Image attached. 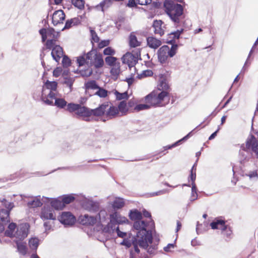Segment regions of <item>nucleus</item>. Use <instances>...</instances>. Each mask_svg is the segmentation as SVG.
I'll use <instances>...</instances> for the list:
<instances>
[{
    "label": "nucleus",
    "mask_w": 258,
    "mask_h": 258,
    "mask_svg": "<svg viewBox=\"0 0 258 258\" xmlns=\"http://www.w3.org/2000/svg\"><path fill=\"white\" fill-rule=\"evenodd\" d=\"M146 223L143 220L136 221L134 227L137 231V235L133 238V245L135 250L139 251L138 246L147 249L150 254H154L157 248V244L153 243L152 234L146 229Z\"/></svg>",
    "instance_id": "obj_1"
},
{
    "label": "nucleus",
    "mask_w": 258,
    "mask_h": 258,
    "mask_svg": "<svg viewBox=\"0 0 258 258\" xmlns=\"http://www.w3.org/2000/svg\"><path fill=\"white\" fill-rule=\"evenodd\" d=\"M77 63L79 67L85 66L88 68L85 70H80V74L83 77H89L92 73L90 67L94 66L96 68L102 67L104 61L102 55L95 50H92L86 54L77 57Z\"/></svg>",
    "instance_id": "obj_2"
},
{
    "label": "nucleus",
    "mask_w": 258,
    "mask_h": 258,
    "mask_svg": "<svg viewBox=\"0 0 258 258\" xmlns=\"http://www.w3.org/2000/svg\"><path fill=\"white\" fill-rule=\"evenodd\" d=\"M164 6L166 14L174 25L181 26L184 22L183 7L180 4H175L171 0H165Z\"/></svg>",
    "instance_id": "obj_3"
},
{
    "label": "nucleus",
    "mask_w": 258,
    "mask_h": 258,
    "mask_svg": "<svg viewBox=\"0 0 258 258\" xmlns=\"http://www.w3.org/2000/svg\"><path fill=\"white\" fill-rule=\"evenodd\" d=\"M30 225L22 223L18 225L15 223L9 224L5 231V235L11 238H15L16 241H21L26 238L29 232Z\"/></svg>",
    "instance_id": "obj_4"
},
{
    "label": "nucleus",
    "mask_w": 258,
    "mask_h": 258,
    "mask_svg": "<svg viewBox=\"0 0 258 258\" xmlns=\"http://www.w3.org/2000/svg\"><path fill=\"white\" fill-rule=\"evenodd\" d=\"M57 83L47 80L44 84L41 92V100L47 105L53 104L54 98L58 95Z\"/></svg>",
    "instance_id": "obj_5"
},
{
    "label": "nucleus",
    "mask_w": 258,
    "mask_h": 258,
    "mask_svg": "<svg viewBox=\"0 0 258 258\" xmlns=\"http://www.w3.org/2000/svg\"><path fill=\"white\" fill-rule=\"evenodd\" d=\"M167 91H154L145 97V101L151 106H161L162 101L167 97Z\"/></svg>",
    "instance_id": "obj_6"
},
{
    "label": "nucleus",
    "mask_w": 258,
    "mask_h": 258,
    "mask_svg": "<svg viewBox=\"0 0 258 258\" xmlns=\"http://www.w3.org/2000/svg\"><path fill=\"white\" fill-rule=\"evenodd\" d=\"M178 46L176 44L173 45L171 47L167 45H163L158 51V58L159 61L162 63H165L169 57H173L176 53Z\"/></svg>",
    "instance_id": "obj_7"
},
{
    "label": "nucleus",
    "mask_w": 258,
    "mask_h": 258,
    "mask_svg": "<svg viewBox=\"0 0 258 258\" xmlns=\"http://www.w3.org/2000/svg\"><path fill=\"white\" fill-rule=\"evenodd\" d=\"M128 220L124 216H121L118 212H114L109 215V222L103 228V230L115 229L117 225L125 223Z\"/></svg>",
    "instance_id": "obj_8"
},
{
    "label": "nucleus",
    "mask_w": 258,
    "mask_h": 258,
    "mask_svg": "<svg viewBox=\"0 0 258 258\" xmlns=\"http://www.w3.org/2000/svg\"><path fill=\"white\" fill-rule=\"evenodd\" d=\"M253 137H248L246 140L245 144H242L239 150V159L240 162L244 163L248 160L250 155L249 151L250 149V144L252 142Z\"/></svg>",
    "instance_id": "obj_9"
},
{
    "label": "nucleus",
    "mask_w": 258,
    "mask_h": 258,
    "mask_svg": "<svg viewBox=\"0 0 258 258\" xmlns=\"http://www.w3.org/2000/svg\"><path fill=\"white\" fill-rule=\"evenodd\" d=\"M1 201L7 209H0V220L3 222L8 223L10 221V211L14 207V203L8 202L5 199H3Z\"/></svg>",
    "instance_id": "obj_10"
},
{
    "label": "nucleus",
    "mask_w": 258,
    "mask_h": 258,
    "mask_svg": "<svg viewBox=\"0 0 258 258\" xmlns=\"http://www.w3.org/2000/svg\"><path fill=\"white\" fill-rule=\"evenodd\" d=\"M210 226L213 229L220 230L222 233L227 236L230 235L231 231L230 228L225 225V222L222 219H215L210 224Z\"/></svg>",
    "instance_id": "obj_11"
},
{
    "label": "nucleus",
    "mask_w": 258,
    "mask_h": 258,
    "mask_svg": "<svg viewBox=\"0 0 258 258\" xmlns=\"http://www.w3.org/2000/svg\"><path fill=\"white\" fill-rule=\"evenodd\" d=\"M40 217L43 220H55L56 214L52 208L49 206H44L41 210Z\"/></svg>",
    "instance_id": "obj_12"
},
{
    "label": "nucleus",
    "mask_w": 258,
    "mask_h": 258,
    "mask_svg": "<svg viewBox=\"0 0 258 258\" xmlns=\"http://www.w3.org/2000/svg\"><path fill=\"white\" fill-rule=\"evenodd\" d=\"M60 223L64 225L71 226L76 222L75 217L70 212H63L58 217Z\"/></svg>",
    "instance_id": "obj_13"
},
{
    "label": "nucleus",
    "mask_w": 258,
    "mask_h": 258,
    "mask_svg": "<svg viewBox=\"0 0 258 258\" xmlns=\"http://www.w3.org/2000/svg\"><path fill=\"white\" fill-rule=\"evenodd\" d=\"M122 63H126L131 68L134 67L138 60V54L134 55L130 52H127L121 57Z\"/></svg>",
    "instance_id": "obj_14"
},
{
    "label": "nucleus",
    "mask_w": 258,
    "mask_h": 258,
    "mask_svg": "<svg viewBox=\"0 0 258 258\" xmlns=\"http://www.w3.org/2000/svg\"><path fill=\"white\" fill-rule=\"evenodd\" d=\"M41 35L42 40L44 42L47 39L56 38L58 33L53 28L41 29L39 30Z\"/></svg>",
    "instance_id": "obj_15"
},
{
    "label": "nucleus",
    "mask_w": 258,
    "mask_h": 258,
    "mask_svg": "<svg viewBox=\"0 0 258 258\" xmlns=\"http://www.w3.org/2000/svg\"><path fill=\"white\" fill-rule=\"evenodd\" d=\"M65 19V14L61 10L55 11L52 15V23L54 26L63 23Z\"/></svg>",
    "instance_id": "obj_16"
},
{
    "label": "nucleus",
    "mask_w": 258,
    "mask_h": 258,
    "mask_svg": "<svg viewBox=\"0 0 258 258\" xmlns=\"http://www.w3.org/2000/svg\"><path fill=\"white\" fill-rule=\"evenodd\" d=\"M83 208L89 211H95L99 209L98 204L92 200L85 199L82 202Z\"/></svg>",
    "instance_id": "obj_17"
},
{
    "label": "nucleus",
    "mask_w": 258,
    "mask_h": 258,
    "mask_svg": "<svg viewBox=\"0 0 258 258\" xmlns=\"http://www.w3.org/2000/svg\"><path fill=\"white\" fill-rule=\"evenodd\" d=\"M76 114L83 118L85 121H90L91 118V109L84 106H80L78 111Z\"/></svg>",
    "instance_id": "obj_18"
},
{
    "label": "nucleus",
    "mask_w": 258,
    "mask_h": 258,
    "mask_svg": "<svg viewBox=\"0 0 258 258\" xmlns=\"http://www.w3.org/2000/svg\"><path fill=\"white\" fill-rule=\"evenodd\" d=\"M79 220L81 224L86 225H93L97 221L96 218L87 214L80 216Z\"/></svg>",
    "instance_id": "obj_19"
},
{
    "label": "nucleus",
    "mask_w": 258,
    "mask_h": 258,
    "mask_svg": "<svg viewBox=\"0 0 258 258\" xmlns=\"http://www.w3.org/2000/svg\"><path fill=\"white\" fill-rule=\"evenodd\" d=\"M153 27L155 34H159L161 36L164 34L166 29L165 25L161 20H155L153 22Z\"/></svg>",
    "instance_id": "obj_20"
},
{
    "label": "nucleus",
    "mask_w": 258,
    "mask_h": 258,
    "mask_svg": "<svg viewBox=\"0 0 258 258\" xmlns=\"http://www.w3.org/2000/svg\"><path fill=\"white\" fill-rule=\"evenodd\" d=\"M51 54L53 59L56 62H58L64 56L62 48L59 45H55L52 48Z\"/></svg>",
    "instance_id": "obj_21"
},
{
    "label": "nucleus",
    "mask_w": 258,
    "mask_h": 258,
    "mask_svg": "<svg viewBox=\"0 0 258 258\" xmlns=\"http://www.w3.org/2000/svg\"><path fill=\"white\" fill-rule=\"evenodd\" d=\"M43 199H46V198L43 197L42 199H41V197L40 196L35 197L33 198L32 200L28 202L27 205L30 208L40 207L42 205V201L44 202V201H43Z\"/></svg>",
    "instance_id": "obj_22"
},
{
    "label": "nucleus",
    "mask_w": 258,
    "mask_h": 258,
    "mask_svg": "<svg viewBox=\"0 0 258 258\" xmlns=\"http://www.w3.org/2000/svg\"><path fill=\"white\" fill-rule=\"evenodd\" d=\"M108 107V105L106 104H103L100 105L98 107L94 109H91V116H99L103 115L104 112L107 111V108ZM92 117H91V118Z\"/></svg>",
    "instance_id": "obj_23"
},
{
    "label": "nucleus",
    "mask_w": 258,
    "mask_h": 258,
    "mask_svg": "<svg viewBox=\"0 0 258 258\" xmlns=\"http://www.w3.org/2000/svg\"><path fill=\"white\" fill-rule=\"evenodd\" d=\"M147 45L151 48L156 49L161 45L160 40L151 36L147 38Z\"/></svg>",
    "instance_id": "obj_24"
},
{
    "label": "nucleus",
    "mask_w": 258,
    "mask_h": 258,
    "mask_svg": "<svg viewBox=\"0 0 258 258\" xmlns=\"http://www.w3.org/2000/svg\"><path fill=\"white\" fill-rule=\"evenodd\" d=\"M115 229H109L103 230L104 232L109 233H116L117 236L120 238H125L127 236V233L121 231L118 226L115 227Z\"/></svg>",
    "instance_id": "obj_25"
},
{
    "label": "nucleus",
    "mask_w": 258,
    "mask_h": 258,
    "mask_svg": "<svg viewBox=\"0 0 258 258\" xmlns=\"http://www.w3.org/2000/svg\"><path fill=\"white\" fill-rule=\"evenodd\" d=\"M106 115L108 119L112 118L119 114L117 107L115 106H110L108 109L107 108Z\"/></svg>",
    "instance_id": "obj_26"
},
{
    "label": "nucleus",
    "mask_w": 258,
    "mask_h": 258,
    "mask_svg": "<svg viewBox=\"0 0 258 258\" xmlns=\"http://www.w3.org/2000/svg\"><path fill=\"white\" fill-rule=\"evenodd\" d=\"M157 88L158 90L157 91L160 92L164 91H167V90L169 88V86L164 78H160Z\"/></svg>",
    "instance_id": "obj_27"
},
{
    "label": "nucleus",
    "mask_w": 258,
    "mask_h": 258,
    "mask_svg": "<svg viewBox=\"0 0 258 258\" xmlns=\"http://www.w3.org/2000/svg\"><path fill=\"white\" fill-rule=\"evenodd\" d=\"M111 205L113 209H118L123 207L124 202L123 199L115 198Z\"/></svg>",
    "instance_id": "obj_28"
},
{
    "label": "nucleus",
    "mask_w": 258,
    "mask_h": 258,
    "mask_svg": "<svg viewBox=\"0 0 258 258\" xmlns=\"http://www.w3.org/2000/svg\"><path fill=\"white\" fill-rule=\"evenodd\" d=\"M51 208L56 210H61L64 207V204L62 200L54 199L51 202Z\"/></svg>",
    "instance_id": "obj_29"
},
{
    "label": "nucleus",
    "mask_w": 258,
    "mask_h": 258,
    "mask_svg": "<svg viewBox=\"0 0 258 258\" xmlns=\"http://www.w3.org/2000/svg\"><path fill=\"white\" fill-rule=\"evenodd\" d=\"M112 4V0H104L96 6V8L98 10H101L102 11H103L105 9L110 7Z\"/></svg>",
    "instance_id": "obj_30"
},
{
    "label": "nucleus",
    "mask_w": 258,
    "mask_h": 258,
    "mask_svg": "<svg viewBox=\"0 0 258 258\" xmlns=\"http://www.w3.org/2000/svg\"><path fill=\"white\" fill-rule=\"evenodd\" d=\"M129 217L132 220H139L142 218V213L137 210H131L129 213Z\"/></svg>",
    "instance_id": "obj_31"
},
{
    "label": "nucleus",
    "mask_w": 258,
    "mask_h": 258,
    "mask_svg": "<svg viewBox=\"0 0 258 258\" xmlns=\"http://www.w3.org/2000/svg\"><path fill=\"white\" fill-rule=\"evenodd\" d=\"M54 102H53V104L51 105H55L60 108H63L67 105V101L63 98H58V96L54 98Z\"/></svg>",
    "instance_id": "obj_32"
},
{
    "label": "nucleus",
    "mask_w": 258,
    "mask_h": 258,
    "mask_svg": "<svg viewBox=\"0 0 258 258\" xmlns=\"http://www.w3.org/2000/svg\"><path fill=\"white\" fill-rule=\"evenodd\" d=\"M195 164L194 165L191 169V173L190 175V179L192 181L191 183V192H197V188L196 184L195 183V180L196 178V169H195Z\"/></svg>",
    "instance_id": "obj_33"
},
{
    "label": "nucleus",
    "mask_w": 258,
    "mask_h": 258,
    "mask_svg": "<svg viewBox=\"0 0 258 258\" xmlns=\"http://www.w3.org/2000/svg\"><path fill=\"white\" fill-rule=\"evenodd\" d=\"M86 91L89 90H97L98 89L99 86L97 84L95 81L91 80L89 81L85 84Z\"/></svg>",
    "instance_id": "obj_34"
},
{
    "label": "nucleus",
    "mask_w": 258,
    "mask_h": 258,
    "mask_svg": "<svg viewBox=\"0 0 258 258\" xmlns=\"http://www.w3.org/2000/svg\"><path fill=\"white\" fill-rule=\"evenodd\" d=\"M129 43L132 47H136L141 45V42L137 40V37L133 33H131L130 36Z\"/></svg>",
    "instance_id": "obj_35"
},
{
    "label": "nucleus",
    "mask_w": 258,
    "mask_h": 258,
    "mask_svg": "<svg viewBox=\"0 0 258 258\" xmlns=\"http://www.w3.org/2000/svg\"><path fill=\"white\" fill-rule=\"evenodd\" d=\"M79 23V20L77 18H74L66 21V24L62 30L67 29L71 28L73 26L78 25Z\"/></svg>",
    "instance_id": "obj_36"
},
{
    "label": "nucleus",
    "mask_w": 258,
    "mask_h": 258,
    "mask_svg": "<svg viewBox=\"0 0 258 258\" xmlns=\"http://www.w3.org/2000/svg\"><path fill=\"white\" fill-rule=\"evenodd\" d=\"M118 111L121 113V115L125 114L128 111V107L125 101H121L118 106Z\"/></svg>",
    "instance_id": "obj_37"
},
{
    "label": "nucleus",
    "mask_w": 258,
    "mask_h": 258,
    "mask_svg": "<svg viewBox=\"0 0 258 258\" xmlns=\"http://www.w3.org/2000/svg\"><path fill=\"white\" fill-rule=\"evenodd\" d=\"M39 245V239L36 237H32L29 240V246L31 249L36 250Z\"/></svg>",
    "instance_id": "obj_38"
},
{
    "label": "nucleus",
    "mask_w": 258,
    "mask_h": 258,
    "mask_svg": "<svg viewBox=\"0 0 258 258\" xmlns=\"http://www.w3.org/2000/svg\"><path fill=\"white\" fill-rule=\"evenodd\" d=\"M120 62H118L116 64L111 66V69L110 70V73L112 76H114L115 77H117L120 73Z\"/></svg>",
    "instance_id": "obj_39"
},
{
    "label": "nucleus",
    "mask_w": 258,
    "mask_h": 258,
    "mask_svg": "<svg viewBox=\"0 0 258 258\" xmlns=\"http://www.w3.org/2000/svg\"><path fill=\"white\" fill-rule=\"evenodd\" d=\"M16 241L17 242L18 251L22 255H25L27 252V248L26 245L23 243L18 242V241Z\"/></svg>",
    "instance_id": "obj_40"
},
{
    "label": "nucleus",
    "mask_w": 258,
    "mask_h": 258,
    "mask_svg": "<svg viewBox=\"0 0 258 258\" xmlns=\"http://www.w3.org/2000/svg\"><path fill=\"white\" fill-rule=\"evenodd\" d=\"M117 60V58L112 56H108L105 58L106 63L110 67L114 66L119 62Z\"/></svg>",
    "instance_id": "obj_41"
},
{
    "label": "nucleus",
    "mask_w": 258,
    "mask_h": 258,
    "mask_svg": "<svg viewBox=\"0 0 258 258\" xmlns=\"http://www.w3.org/2000/svg\"><path fill=\"white\" fill-rule=\"evenodd\" d=\"M249 137H253L252 142L250 144V149L258 156V143L253 136L251 135Z\"/></svg>",
    "instance_id": "obj_42"
},
{
    "label": "nucleus",
    "mask_w": 258,
    "mask_h": 258,
    "mask_svg": "<svg viewBox=\"0 0 258 258\" xmlns=\"http://www.w3.org/2000/svg\"><path fill=\"white\" fill-rule=\"evenodd\" d=\"M80 106V105L78 104L69 103L67 105V110L70 112H76V113L78 111Z\"/></svg>",
    "instance_id": "obj_43"
},
{
    "label": "nucleus",
    "mask_w": 258,
    "mask_h": 258,
    "mask_svg": "<svg viewBox=\"0 0 258 258\" xmlns=\"http://www.w3.org/2000/svg\"><path fill=\"white\" fill-rule=\"evenodd\" d=\"M107 217V213L104 210H101L98 213V219L99 222L102 224L103 222H105Z\"/></svg>",
    "instance_id": "obj_44"
},
{
    "label": "nucleus",
    "mask_w": 258,
    "mask_h": 258,
    "mask_svg": "<svg viewBox=\"0 0 258 258\" xmlns=\"http://www.w3.org/2000/svg\"><path fill=\"white\" fill-rule=\"evenodd\" d=\"M94 95H97L100 97H105L107 95V91L105 89L98 87V89L94 92Z\"/></svg>",
    "instance_id": "obj_45"
},
{
    "label": "nucleus",
    "mask_w": 258,
    "mask_h": 258,
    "mask_svg": "<svg viewBox=\"0 0 258 258\" xmlns=\"http://www.w3.org/2000/svg\"><path fill=\"white\" fill-rule=\"evenodd\" d=\"M75 79L73 77H67L64 78L63 84L69 87L70 90H72V87Z\"/></svg>",
    "instance_id": "obj_46"
},
{
    "label": "nucleus",
    "mask_w": 258,
    "mask_h": 258,
    "mask_svg": "<svg viewBox=\"0 0 258 258\" xmlns=\"http://www.w3.org/2000/svg\"><path fill=\"white\" fill-rule=\"evenodd\" d=\"M62 202L64 204V206L66 204H69L74 201L75 198L73 195H65L62 198Z\"/></svg>",
    "instance_id": "obj_47"
},
{
    "label": "nucleus",
    "mask_w": 258,
    "mask_h": 258,
    "mask_svg": "<svg viewBox=\"0 0 258 258\" xmlns=\"http://www.w3.org/2000/svg\"><path fill=\"white\" fill-rule=\"evenodd\" d=\"M191 133H189L188 134H187L186 136H185L184 138H183L182 139L179 140L178 141L175 142V143H174L173 144L171 145H168V146H164L163 147V149H164V150H167L168 149H171L173 147H174L175 146H176L177 145H178V143L179 142H180L181 141H183V140H184L185 139H186L188 138V137L191 134Z\"/></svg>",
    "instance_id": "obj_48"
},
{
    "label": "nucleus",
    "mask_w": 258,
    "mask_h": 258,
    "mask_svg": "<svg viewBox=\"0 0 258 258\" xmlns=\"http://www.w3.org/2000/svg\"><path fill=\"white\" fill-rule=\"evenodd\" d=\"M72 4L76 8L82 9L84 6V1L83 0H71Z\"/></svg>",
    "instance_id": "obj_49"
},
{
    "label": "nucleus",
    "mask_w": 258,
    "mask_h": 258,
    "mask_svg": "<svg viewBox=\"0 0 258 258\" xmlns=\"http://www.w3.org/2000/svg\"><path fill=\"white\" fill-rule=\"evenodd\" d=\"M56 38H53V39H48L46 43V47L48 49H52L55 46L57 45L56 44Z\"/></svg>",
    "instance_id": "obj_50"
},
{
    "label": "nucleus",
    "mask_w": 258,
    "mask_h": 258,
    "mask_svg": "<svg viewBox=\"0 0 258 258\" xmlns=\"http://www.w3.org/2000/svg\"><path fill=\"white\" fill-rule=\"evenodd\" d=\"M103 54L105 55L112 56L115 54V50L111 47H107L104 49Z\"/></svg>",
    "instance_id": "obj_51"
},
{
    "label": "nucleus",
    "mask_w": 258,
    "mask_h": 258,
    "mask_svg": "<svg viewBox=\"0 0 258 258\" xmlns=\"http://www.w3.org/2000/svg\"><path fill=\"white\" fill-rule=\"evenodd\" d=\"M116 95V98L118 100H121L124 99H127L128 95L126 92H124L122 93H120L117 91L115 93Z\"/></svg>",
    "instance_id": "obj_52"
},
{
    "label": "nucleus",
    "mask_w": 258,
    "mask_h": 258,
    "mask_svg": "<svg viewBox=\"0 0 258 258\" xmlns=\"http://www.w3.org/2000/svg\"><path fill=\"white\" fill-rule=\"evenodd\" d=\"M62 63L63 67L67 68L71 64V60L67 56L64 55L62 57Z\"/></svg>",
    "instance_id": "obj_53"
},
{
    "label": "nucleus",
    "mask_w": 258,
    "mask_h": 258,
    "mask_svg": "<svg viewBox=\"0 0 258 258\" xmlns=\"http://www.w3.org/2000/svg\"><path fill=\"white\" fill-rule=\"evenodd\" d=\"M150 106H151V105H150V104L148 103H147V104H139L137 105L135 109L137 111H140L148 109L150 107Z\"/></svg>",
    "instance_id": "obj_54"
},
{
    "label": "nucleus",
    "mask_w": 258,
    "mask_h": 258,
    "mask_svg": "<svg viewBox=\"0 0 258 258\" xmlns=\"http://www.w3.org/2000/svg\"><path fill=\"white\" fill-rule=\"evenodd\" d=\"M90 32H91V36H92V42H96V43L99 42V38L97 36L96 32L94 30H91L90 31Z\"/></svg>",
    "instance_id": "obj_55"
},
{
    "label": "nucleus",
    "mask_w": 258,
    "mask_h": 258,
    "mask_svg": "<svg viewBox=\"0 0 258 258\" xmlns=\"http://www.w3.org/2000/svg\"><path fill=\"white\" fill-rule=\"evenodd\" d=\"M98 46L99 48H102L109 44L110 41L109 40H102L100 42H98Z\"/></svg>",
    "instance_id": "obj_56"
},
{
    "label": "nucleus",
    "mask_w": 258,
    "mask_h": 258,
    "mask_svg": "<svg viewBox=\"0 0 258 258\" xmlns=\"http://www.w3.org/2000/svg\"><path fill=\"white\" fill-rule=\"evenodd\" d=\"M153 74V72L151 70H147L144 71L142 74H141V77H150L152 76Z\"/></svg>",
    "instance_id": "obj_57"
},
{
    "label": "nucleus",
    "mask_w": 258,
    "mask_h": 258,
    "mask_svg": "<svg viewBox=\"0 0 258 258\" xmlns=\"http://www.w3.org/2000/svg\"><path fill=\"white\" fill-rule=\"evenodd\" d=\"M182 31H183V29H181L180 30H178L175 32L171 33V34L173 35V38L178 39L180 35L181 34Z\"/></svg>",
    "instance_id": "obj_58"
},
{
    "label": "nucleus",
    "mask_w": 258,
    "mask_h": 258,
    "mask_svg": "<svg viewBox=\"0 0 258 258\" xmlns=\"http://www.w3.org/2000/svg\"><path fill=\"white\" fill-rule=\"evenodd\" d=\"M134 248H135V247L134 246ZM140 251V250L139 249V251L137 252L135 250V249H134V250H131L130 252V258H138V254H139V252Z\"/></svg>",
    "instance_id": "obj_59"
},
{
    "label": "nucleus",
    "mask_w": 258,
    "mask_h": 258,
    "mask_svg": "<svg viewBox=\"0 0 258 258\" xmlns=\"http://www.w3.org/2000/svg\"><path fill=\"white\" fill-rule=\"evenodd\" d=\"M44 227L45 228V232L48 233V231L51 229V225L49 222H45L44 223Z\"/></svg>",
    "instance_id": "obj_60"
},
{
    "label": "nucleus",
    "mask_w": 258,
    "mask_h": 258,
    "mask_svg": "<svg viewBox=\"0 0 258 258\" xmlns=\"http://www.w3.org/2000/svg\"><path fill=\"white\" fill-rule=\"evenodd\" d=\"M174 248V245L173 244L169 243L166 246L164 247V251L166 252L170 251L172 249Z\"/></svg>",
    "instance_id": "obj_61"
},
{
    "label": "nucleus",
    "mask_w": 258,
    "mask_h": 258,
    "mask_svg": "<svg viewBox=\"0 0 258 258\" xmlns=\"http://www.w3.org/2000/svg\"><path fill=\"white\" fill-rule=\"evenodd\" d=\"M124 81H126L128 85L130 86V85H131L133 83V82L134 81V78L132 75L131 77L125 78Z\"/></svg>",
    "instance_id": "obj_62"
},
{
    "label": "nucleus",
    "mask_w": 258,
    "mask_h": 258,
    "mask_svg": "<svg viewBox=\"0 0 258 258\" xmlns=\"http://www.w3.org/2000/svg\"><path fill=\"white\" fill-rule=\"evenodd\" d=\"M139 4L141 5H147L151 2V0H138Z\"/></svg>",
    "instance_id": "obj_63"
},
{
    "label": "nucleus",
    "mask_w": 258,
    "mask_h": 258,
    "mask_svg": "<svg viewBox=\"0 0 258 258\" xmlns=\"http://www.w3.org/2000/svg\"><path fill=\"white\" fill-rule=\"evenodd\" d=\"M198 198V194L197 192H191V196L190 198V201H194Z\"/></svg>",
    "instance_id": "obj_64"
}]
</instances>
